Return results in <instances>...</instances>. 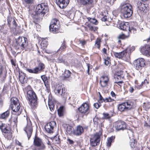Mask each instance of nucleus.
Instances as JSON below:
<instances>
[{"label": "nucleus", "instance_id": "obj_28", "mask_svg": "<svg viewBox=\"0 0 150 150\" xmlns=\"http://www.w3.org/2000/svg\"><path fill=\"white\" fill-rule=\"evenodd\" d=\"M115 138V137L112 136L108 139L107 142V146L109 147L111 146V143L114 142Z\"/></svg>", "mask_w": 150, "mask_h": 150}, {"label": "nucleus", "instance_id": "obj_27", "mask_svg": "<svg viewBox=\"0 0 150 150\" xmlns=\"http://www.w3.org/2000/svg\"><path fill=\"white\" fill-rule=\"evenodd\" d=\"M137 8L141 11H144L146 10V7H145L143 2H138L137 4Z\"/></svg>", "mask_w": 150, "mask_h": 150}, {"label": "nucleus", "instance_id": "obj_2", "mask_svg": "<svg viewBox=\"0 0 150 150\" xmlns=\"http://www.w3.org/2000/svg\"><path fill=\"white\" fill-rule=\"evenodd\" d=\"M27 97L31 108L32 109L36 108L38 104V98L35 92L32 90L27 91Z\"/></svg>", "mask_w": 150, "mask_h": 150}, {"label": "nucleus", "instance_id": "obj_20", "mask_svg": "<svg viewBox=\"0 0 150 150\" xmlns=\"http://www.w3.org/2000/svg\"><path fill=\"white\" fill-rule=\"evenodd\" d=\"M127 50H125L120 52H115L114 54L115 57L123 59V58L126 56L127 53Z\"/></svg>", "mask_w": 150, "mask_h": 150}, {"label": "nucleus", "instance_id": "obj_15", "mask_svg": "<svg viewBox=\"0 0 150 150\" xmlns=\"http://www.w3.org/2000/svg\"><path fill=\"white\" fill-rule=\"evenodd\" d=\"M140 51L143 55L147 57L150 56V45H146L141 48Z\"/></svg>", "mask_w": 150, "mask_h": 150}, {"label": "nucleus", "instance_id": "obj_34", "mask_svg": "<svg viewBox=\"0 0 150 150\" xmlns=\"http://www.w3.org/2000/svg\"><path fill=\"white\" fill-rule=\"evenodd\" d=\"M120 74H119L118 73H117L115 76V79H122L123 77V75L122 74V71H120Z\"/></svg>", "mask_w": 150, "mask_h": 150}, {"label": "nucleus", "instance_id": "obj_33", "mask_svg": "<svg viewBox=\"0 0 150 150\" xmlns=\"http://www.w3.org/2000/svg\"><path fill=\"white\" fill-rule=\"evenodd\" d=\"M11 105L19 104V100L16 98L15 97L12 98L11 99Z\"/></svg>", "mask_w": 150, "mask_h": 150}, {"label": "nucleus", "instance_id": "obj_29", "mask_svg": "<svg viewBox=\"0 0 150 150\" xmlns=\"http://www.w3.org/2000/svg\"><path fill=\"white\" fill-rule=\"evenodd\" d=\"M74 130L73 128L71 126L69 125L67 126L66 132L67 134L71 135L72 133L73 134Z\"/></svg>", "mask_w": 150, "mask_h": 150}, {"label": "nucleus", "instance_id": "obj_54", "mask_svg": "<svg viewBox=\"0 0 150 150\" xmlns=\"http://www.w3.org/2000/svg\"><path fill=\"white\" fill-rule=\"evenodd\" d=\"M108 17L107 16H105L102 18L101 19V20L103 21H108Z\"/></svg>", "mask_w": 150, "mask_h": 150}, {"label": "nucleus", "instance_id": "obj_56", "mask_svg": "<svg viewBox=\"0 0 150 150\" xmlns=\"http://www.w3.org/2000/svg\"><path fill=\"white\" fill-rule=\"evenodd\" d=\"M134 90V87H133H133H132V86L130 87L129 89V91L130 93H133Z\"/></svg>", "mask_w": 150, "mask_h": 150}, {"label": "nucleus", "instance_id": "obj_16", "mask_svg": "<svg viewBox=\"0 0 150 150\" xmlns=\"http://www.w3.org/2000/svg\"><path fill=\"white\" fill-rule=\"evenodd\" d=\"M120 27L121 29L123 30L127 31L128 30L129 31H131L132 29L136 30V29L132 27L130 28L129 25L128 23L123 22L121 23L120 24Z\"/></svg>", "mask_w": 150, "mask_h": 150}, {"label": "nucleus", "instance_id": "obj_30", "mask_svg": "<svg viewBox=\"0 0 150 150\" xmlns=\"http://www.w3.org/2000/svg\"><path fill=\"white\" fill-rule=\"evenodd\" d=\"M52 139V142L54 144H59L60 143V139L59 137L58 136H56Z\"/></svg>", "mask_w": 150, "mask_h": 150}, {"label": "nucleus", "instance_id": "obj_48", "mask_svg": "<svg viewBox=\"0 0 150 150\" xmlns=\"http://www.w3.org/2000/svg\"><path fill=\"white\" fill-rule=\"evenodd\" d=\"M101 105V103H96L94 104L93 106L96 109H98Z\"/></svg>", "mask_w": 150, "mask_h": 150}, {"label": "nucleus", "instance_id": "obj_62", "mask_svg": "<svg viewBox=\"0 0 150 150\" xmlns=\"http://www.w3.org/2000/svg\"><path fill=\"white\" fill-rule=\"evenodd\" d=\"M11 62L12 64L14 66H15L16 65V61H15L13 59H11Z\"/></svg>", "mask_w": 150, "mask_h": 150}, {"label": "nucleus", "instance_id": "obj_46", "mask_svg": "<svg viewBox=\"0 0 150 150\" xmlns=\"http://www.w3.org/2000/svg\"><path fill=\"white\" fill-rule=\"evenodd\" d=\"M137 144L135 142V140L134 139L132 142H131L130 145L132 148H133L135 147Z\"/></svg>", "mask_w": 150, "mask_h": 150}, {"label": "nucleus", "instance_id": "obj_4", "mask_svg": "<svg viewBox=\"0 0 150 150\" xmlns=\"http://www.w3.org/2000/svg\"><path fill=\"white\" fill-rule=\"evenodd\" d=\"M16 43L15 46L16 48L25 50L27 45V39L24 37H19L16 40Z\"/></svg>", "mask_w": 150, "mask_h": 150}, {"label": "nucleus", "instance_id": "obj_35", "mask_svg": "<svg viewBox=\"0 0 150 150\" xmlns=\"http://www.w3.org/2000/svg\"><path fill=\"white\" fill-rule=\"evenodd\" d=\"M142 1L143 2V4H144V6L146 7V10H148L149 8V4L150 3L149 0Z\"/></svg>", "mask_w": 150, "mask_h": 150}, {"label": "nucleus", "instance_id": "obj_43", "mask_svg": "<svg viewBox=\"0 0 150 150\" xmlns=\"http://www.w3.org/2000/svg\"><path fill=\"white\" fill-rule=\"evenodd\" d=\"M104 118L105 119H109L111 117V116L108 113H103Z\"/></svg>", "mask_w": 150, "mask_h": 150}, {"label": "nucleus", "instance_id": "obj_14", "mask_svg": "<svg viewBox=\"0 0 150 150\" xmlns=\"http://www.w3.org/2000/svg\"><path fill=\"white\" fill-rule=\"evenodd\" d=\"M126 125L125 122L118 121L115 123V128L117 131L123 130L126 128Z\"/></svg>", "mask_w": 150, "mask_h": 150}, {"label": "nucleus", "instance_id": "obj_39", "mask_svg": "<svg viewBox=\"0 0 150 150\" xmlns=\"http://www.w3.org/2000/svg\"><path fill=\"white\" fill-rule=\"evenodd\" d=\"M6 72L3 73L2 75L0 76V79L1 81L3 82H4L5 80L6 77Z\"/></svg>", "mask_w": 150, "mask_h": 150}, {"label": "nucleus", "instance_id": "obj_32", "mask_svg": "<svg viewBox=\"0 0 150 150\" xmlns=\"http://www.w3.org/2000/svg\"><path fill=\"white\" fill-rule=\"evenodd\" d=\"M71 73V72L69 70L65 69L62 75H63L64 78H68L70 76Z\"/></svg>", "mask_w": 150, "mask_h": 150}, {"label": "nucleus", "instance_id": "obj_42", "mask_svg": "<svg viewBox=\"0 0 150 150\" xmlns=\"http://www.w3.org/2000/svg\"><path fill=\"white\" fill-rule=\"evenodd\" d=\"M66 46L65 43V41L64 40L63 41V43L62 44L61 47L59 49V50L62 51L64 49L66 48Z\"/></svg>", "mask_w": 150, "mask_h": 150}, {"label": "nucleus", "instance_id": "obj_59", "mask_svg": "<svg viewBox=\"0 0 150 150\" xmlns=\"http://www.w3.org/2000/svg\"><path fill=\"white\" fill-rule=\"evenodd\" d=\"M143 82H142L141 84L136 86V88L138 89H140L143 86Z\"/></svg>", "mask_w": 150, "mask_h": 150}, {"label": "nucleus", "instance_id": "obj_7", "mask_svg": "<svg viewBox=\"0 0 150 150\" xmlns=\"http://www.w3.org/2000/svg\"><path fill=\"white\" fill-rule=\"evenodd\" d=\"M54 92L56 95L62 98L64 97L66 94V90L64 86L59 84L55 86Z\"/></svg>", "mask_w": 150, "mask_h": 150}, {"label": "nucleus", "instance_id": "obj_31", "mask_svg": "<svg viewBox=\"0 0 150 150\" xmlns=\"http://www.w3.org/2000/svg\"><path fill=\"white\" fill-rule=\"evenodd\" d=\"M25 76V75L24 73L23 74L19 75V80L22 84H24L26 81Z\"/></svg>", "mask_w": 150, "mask_h": 150}, {"label": "nucleus", "instance_id": "obj_26", "mask_svg": "<svg viewBox=\"0 0 150 150\" xmlns=\"http://www.w3.org/2000/svg\"><path fill=\"white\" fill-rule=\"evenodd\" d=\"M10 114L9 110H7L6 112L1 114L0 116V118L3 119H6L8 117Z\"/></svg>", "mask_w": 150, "mask_h": 150}, {"label": "nucleus", "instance_id": "obj_55", "mask_svg": "<svg viewBox=\"0 0 150 150\" xmlns=\"http://www.w3.org/2000/svg\"><path fill=\"white\" fill-rule=\"evenodd\" d=\"M12 23L13 25V28H15L17 26V24L16 23L15 19L12 21Z\"/></svg>", "mask_w": 150, "mask_h": 150}, {"label": "nucleus", "instance_id": "obj_47", "mask_svg": "<svg viewBox=\"0 0 150 150\" xmlns=\"http://www.w3.org/2000/svg\"><path fill=\"white\" fill-rule=\"evenodd\" d=\"M17 119L18 117L17 116H16L13 118V122L14 124V126L16 127H17Z\"/></svg>", "mask_w": 150, "mask_h": 150}, {"label": "nucleus", "instance_id": "obj_25", "mask_svg": "<svg viewBox=\"0 0 150 150\" xmlns=\"http://www.w3.org/2000/svg\"><path fill=\"white\" fill-rule=\"evenodd\" d=\"M10 107L13 112H16L19 111L20 108V104L11 105Z\"/></svg>", "mask_w": 150, "mask_h": 150}, {"label": "nucleus", "instance_id": "obj_45", "mask_svg": "<svg viewBox=\"0 0 150 150\" xmlns=\"http://www.w3.org/2000/svg\"><path fill=\"white\" fill-rule=\"evenodd\" d=\"M47 42L45 40H42L41 43V45L43 47L47 46Z\"/></svg>", "mask_w": 150, "mask_h": 150}, {"label": "nucleus", "instance_id": "obj_58", "mask_svg": "<svg viewBox=\"0 0 150 150\" xmlns=\"http://www.w3.org/2000/svg\"><path fill=\"white\" fill-rule=\"evenodd\" d=\"M58 114L59 116H62L63 115V112L57 111Z\"/></svg>", "mask_w": 150, "mask_h": 150}, {"label": "nucleus", "instance_id": "obj_1", "mask_svg": "<svg viewBox=\"0 0 150 150\" xmlns=\"http://www.w3.org/2000/svg\"><path fill=\"white\" fill-rule=\"evenodd\" d=\"M48 11V7L46 3H42L37 6L34 15L32 14V16L34 18L37 19V16L39 15L41 17L44 16L45 14Z\"/></svg>", "mask_w": 150, "mask_h": 150}, {"label": "nucleus", "instance_id": "obj_57", "mask_svg": "<svg viewBox=\"0 0 150 150\" xmlns=\"http://www.w3.org/2000/svg\"><path fill=\"white\" fill-rule=\"evenodd\" d=\"M88 27L89 28V29L90 30H95L93 26H91L89 24L88 25Z\"/></svg>", "mask_w": 150, "mask_h": 150}, {"label": "nucleus", "instance_id": "obj_50", "mask_svg": "<svg viewBox=\"0 0 150 150\" xmlns=\"http://www.w3.org/2000/svg\"><path fill=\"white\" fill-rule=\"evenodd\" d=\"M24 1L27 4H31L33 2V0H24Z\"/></svg>", "mask_w": 150, "mask_h": 150}, {"label": "nucleus", "instance_id": "obj_64", "mask_svg": "<svg viewBox=\"0 0 150 150\" xmlns=\"http://www.w3.org/2000/svg\"><path fill=\"white\" fill-rule=\"evenodd\" d=\"M41 77L43 81L46 80V78L45 75H42L41 76Z\"/></svg>", "mask_w": 150, "mask_h": 150}, {"label": "nucleus", "instance_id": "obj_51", "mask_svg": "<svg viewBox=\"0 0 150 150\" xmlns=\"http://www.w3.org/2000/svg\"><path fill=\"white\" fill-rule=\"evenodd\" d=\"M79 41L80 43L81 44L82 46L85 45L86 43V41L84 40H80Z\"/></svg>", "mask_w": 150, "mask_h": 150}, {"label": "nucleus", "instance_id": "obj_63", "mask_svg": "<svg viewBox=\"0 0 150 150\" xmlns=\"http://www.w3.org/2000/svg\"><path fill=\"white\" fill-rule=\"evenodd\" d=\"M69 142V144H74V142L72 140L69 139L67 140Z\"/></svg>", "mask_w": 150, "mask_h": 150}, {"label": "nucleus", "instance_id": "obj_10", "mask_svg": "<svg viewBox=\"0 0 150 150\" xmlns=\"http://www.w3.org/2000/svg\"><path fill=\"white\" fill-rule=\"evenodd\" d=\"M27 125L25 128L24 129V131L27 134L28 139H29L31 136L33 132L32 126L30 120L27 118Z\"/></svg>", "mask_w": 150, "mask_h": 150}, {"label": "nucleus", "instance_id": "obj_11", "mask_svg": "<svg viewBox=\"0 0 150 150\" xmlns=\"http://www.w3.org/2000/svg\"><path fill=\"white\" fill-rule=\"evenodd\" d=\"M0 129L2 132L6 134L10 133L11 131L10 125L2 121H0Z\"/></svg>", "mask_w": 150, "mask_h": 150}, {"label": "nucleus", "instance_id": "obj_60", "mask_svg": "<svg viewBox=\"0 0 150 150\" xmlns=\"http://www.w3.org/2000/svg\"><path fill=\"white\" fill-rule=\"evenodd\" d=\"M104 60V63L106 65H108L110 63V60Z\"/></svg>", "mask_w": 150, "mask_h": 150}, {"label": "nucleus", "instance_id": "obj_5", "mask_svg": "<svg viewBox=\"0 0 150 150\" xmlns=\"http://www.w3.org/2000/svg\"><path fill=\"white\" fill-rule=\"evenodd\" d=\"M45 67V64L42 63L40 62L37 67L33 69H26V70L30 73L38 74L43 72Z\"/></svg>", "mask_w": 150, "mask_h": 150}, {"label": "nucleus", "instance_id": "obj_22", "mask_svg": "<svg viewBox=\"0 0 150 150\" xmlns=\"http://www.w3.org/2000/svg\"><path fill=\"white\" fill-rule=\"evenodd\" d=\"M99 94L100 99L98 100V102L99 103H101L103 101L105 102H112L114 100L113 99H112L110 97H109L108 98L104 99L101 95L99 92Z\"/></svg>", "mask_w": 150, "mask_h": 150}, {"label": "nucleus", "instance_id": "obj_8", "mask_svg": "<svg viewBox=\"0 0 150 150\" xmlns=\"http://www.w3.org/2000/svg\"><path fill=\"white\" fill-rule=\"evenodd\" d=\"M102 134L101 132H99L96 133L90 138V144L92 147H95L99 144L100 136Z\"/></svg>", "mask_w": 150, "mask_h": 150}, {"label": "nucleus", "instance_id": "obj_40", "mask_svg": "<svg viewBox=\"0 0 150 150\" xmlns=\"http://www.w3.org/2000/svg\"><path fill=\"white\" fill-rule=\"evenodd\" d=\"M14 18L8 16L7 18V22L9 27H10L11 23H12V21L14 19Z\"/></svg>", "mask_w": 150, "mask_h": 150}, {"label": "nucleus", "instance_id": "obj_23", "mask_svg": "<svg viewBox=\"0 0 150 150\" xmlns=\"http://www.w3.org/2000/svg\"><path fill=\"white\" fill-rule=\"evenodd\" d=\"M78 2L83 6L90 4L93 2V0H77Z\"/></svg>", "mask_w": 150, "mask_h": 150}, {"label": "nucleus", "instance_id": "obj_52", "mask_svg": "<svg viewBox=\"0 0 150 150\" xmlns=\"http://www.w3.org/2000/svg\"><path fill=\"white\" fill-rule=\"evenodd\" d=\"M125 38V36L124 34H122L119 35L118 37V38L119 39H124Z\"/></svg>", "mask_w": 150, "mask_h": 150}, {"label": "nucleus", "instance_id": "obj_38", "mask_svg": "<svg viewBox=\"0 0 150 150\" xmlns=\"http://www.w3.org/2000/svg\"><path fill=\"white\" fill-rule=\"evenodd\" d=\"M9 90V86L6 84L4 85L2 91L4 93H7L8 92Z\"/></svg>", "mask_w": 150, "mask_h": 150}, {"label": "nucleus", "instance_id": "obj_21", "mask_svg": "<svg viewBox=\"0 0 150 150\" xmlns=\"http://www.w3.org/2000/svg\"><path fill=\"white\" fill-rule=\"evenodd\" d=\"M60 28L59 23L56 25L50 24L49 26V29L50 31L53 32L54 33H56Z\"/></svg>", "mask_w": 150, "mask_h": 150}, {"label": "nucleus", "instance_id": "obj_17", "mask_svg": "<svg viewBox=\"0 0 150 150\" xmlns=\"http://www.w3.org/2000/svg\"><path fill=\"white\" fill-rule=\"evenodd\" d=\"M109 78L107 76L103 75L100 78V83L101 87H104L108 86Z\"/></svg>", "mask_w": 150, "mask_h": 150}, {"label": "nucleus", "instance_id": "obj_19", "mask_svg": "<svg viewBox=\"0 0 150 150\" xmlns=\"http://www.w3.org/2000/svg\"><path fill=\"white\" fill-rule=\"evenodd\" d=\"M84 132L83 127L80 126L77 127L76 129L74 131L73 134L76 136H79L81 134Z\"/></svg>", "mask_w": 150, "mask_h": 150}, {"label": "nucleus", "instance_id": "obj_36", "mask_svg": "<svg viewBox=\"0 0 150 150\" xmlns=\"http://www.w3.org/2000/svg\"><path fill=\"white\" fill-rule=\"evenodd\" d=\"M88 20L90 22L93 24L96 25L98 23L97 20L94 18H88Z\"/></svg>", "mask_w": 150, "mask_h": 150}, {"label": "nucleus", "instance_id": "obj_9", "mask_svg": "<svg viewBox=\"0 0 150 150\" xmlns=\"http://www.w3.org/2000/svg\"><path fill=\"white\" fill-rule=\"evenodd\" d=\"M134 65L136 69L140 71L145 65V61L143 58H139L134 61Z\"/></svg>", "mask_w": 150, "mask_h": 150}, {"label": "nucleus", "instance_id": "obj_13", "mask_svg": "<svg viewBox=\"0 0 150 150\" xmlns=\"http://www.w3.org/2000/svg\"><path fill=\"white\" fill-rule=\"evenodd\" d=\"M56 126V122L54 121H51L46 124L45 128L47 132L51 133L53 132L54 129Z\"/></svg>", "mask_w": 150, "mask_h": 150}, {"label": "nucleus", "instance_id": "obj_18", "mask_svg": "<svg viewBox=\"0 0 150 150\" xmlns=\"http://www.w3.org/2000/svg\"><path fill=\"white\" fill-rule=\"evenodd\" d=\"M69 1V0H56V3L60 8H64L67 6Z\"/></svg>", "mask_w": 150, "mask_h": 150}, {"label": "nucleus", "instance_id": "obj_44", "mask_svg": "<svg viewBox=\"0 0 150 150\" xmlns=\"http://www.w3.org/2000/svg\"><path fill=\"white\" fill-rule=\"evenodd\" d=\"M59 23V22L58 20L57 19H53L52 20L50 24L56 25Z\"/></svg>", "mask_w": 150, "mask_h": 150}, {"label": "nucleus", "instance_id": "obj_3", "mask_svg": "<svg viewBox=\"0 0 150 150\" xmlns=\"http://www.w3.org/2000/svg\"><path fill=\"white\" fill-rule=\"evenodd\" d=\"M120 9L123 17L125 18L130 17L133 13L132 6L129 4H121Z\"/></svg>", "mask_w": 150, "mask_h": 150}, {"label": "nucleus", "instance_id": "obj_6", "mask_svg": "<svg viewBox=\"0 0 150 150\" xmlns=\"http://www.w3.org/2000/svg\"><path fill=\"white\" fill-rule=\"evenodd\" d=\"M134 105L133 102L129 101L119 104L118 107V109L121 112L127 111L133 108Z\"/></svg>", "mask_w": 150, "mask_h": 150}, {"label": "nucleus", "instance_id": "obj_41", "mask_svg": "<svg viewBox=\"0 0 150 150\" xmlns=\"http://www.w3.org/2000/svg\"><path fill=\"white\" fill-rule=\"evenodd\" d=\"M100 40L98 38L95 42V45L97 46L98 49H99L100 48Z\"/></svg>", "mask_w": 150, "mask_h": 150}, {"label": "nucleus", "instance_id": "obj_12", "mask_svg": "<svg viewBox=\"0 0 150 150\" xmlns=\"http://www.w3.org/2000/svg\"><path fill=\"white\" fill-rule=\"evenodd\" d=\"M78 110L81 113L88 114L89 113V105L85 103L82 104L81 106L78 108Z\"/></svg>", "mask_w": 150, "mask_h": 150}, {"label": "nucleus", "instance_id": "obj_49", "mask_svg": "<svg viewBox=\"0 0 150 150\" xmlns=\"http://www.w3.org/2000/svg\"><path fill=\"white\" fill-rule=\"evenodd\" d=\"M57 61L58 63H63L64 62V60L62 57H59L57 60Z\"/></svg>", "mask_w": 150, "mask_h": 150}, {"label": "nucleus", "instance_id": "obj_53", "mask_svg": "<svg viewBox=\"0 0 150 150\" xmlns=\"http://www.w3.org/2000/svg\"><path fill=\"white\" fill-rule=\"evenodd\" d=\"M40 147L39 149L40 150H44L45 149V146L42 142L41 143V144L40 145Z\"/></svg>", "mask_w": 150, "mask_h": 150}, {"label": "nucleus", "instance_id": "obj_37", "mask_svg": "<svg viewBox=\"0 0 150 150\" xmlns=\"http://www.w3.org/2000/svg\"><path fill=\"white\" fill-rule=\"evenodd\" d=\"M48 105L50 111L52 112L54 111V105L53 103L52 102H49L48 103Z\"/></svg>", "mask_w": 150, "mask_h": 150}, {"label": "nucleus", "instance_id": "obj_24", "mask_svg": "<svg viewBox=\"0 0 150 150\" xmlns=\"http://www.w3.org/2000/svg\"><path fill=\"white\" fill-rule=\"evenodd\" d=\"M34 144L35 146L39 147L40 146L41 143L42 142V140L39 137L35 136L34 140Z\"/></svg>", "mask_w": 150, "mask_h": 150}, {"label": "nucleus", "instance_id": "obj_61", "mask_svg": "<svg viewBox=\"0 0 150 150\" xmlns=\"http://www.w3.org/2000/svg\"><path fill=\"white\" fill-rule=\"evenodd\" d=\"M123 83L122 81H120L118 82H115V83H117V85L119 86H121L122 83Z\"/></svg>", "mask_w": 150, "mask_h": 150}]
</instances>
